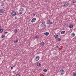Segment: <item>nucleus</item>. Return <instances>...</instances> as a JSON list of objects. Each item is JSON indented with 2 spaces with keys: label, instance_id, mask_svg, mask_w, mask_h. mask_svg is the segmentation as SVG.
<instances>
[{
  "label": "nucleus",
  "instance_id": "obj_1",
  "mask_svg": "<svg viewBox=\"0 0 76 76\" xmlns=\"http://www.w3.org/2000/svg\"><path fill=\"white\" fill-rule=\"evenodd\" d=\"M69 4H69V3H66L64 4V5H63V7H66V6H69Z\"/></svg>",
  "mask_w": 76,
  "mask_h": 76
},
{
  "label": "nucleus",
  "instance_id": "obj_2",
  "mask_svg": "<svg viewBox=\"0 0 76 76\" xmlns=\"http://www.w3.org/2000/svg\"><path fill=\"white\" fill-rule=\"evenodd\" d=\"M47 23L48 25V24H53V22H51L50 21V20H48L47 21Z\"/></svg>",
  "mask_w": 76,
  "mask_h": 76
},
{
  "label": "nucleus",
  "instance_id": "obj_3",
  "mask_svg": "<svg viewBox=\"0 0 76 76\" xmlns=\"http://www.w3.org/2000/svg\"><path fill=\"white\" fill-rule=\"evenodd\" d=\"M39 56H37L35 58V61H37L39 60Z\"/></svg>",
  "mask_w": 76,
  "mask_h": 76
},
{
  "label": "nucleus",
  "instance_id": "obj_4",
  "mask_svg": "<svg viewBox=\"0 0 76 76\" xmlns=\"http://www.w3.org/2000/svg\"><path fill=\"white\" fill-rule=\"evenodd\" d=\"M11 15L12 16H15L16 15V12L15 11H13L11 13Z\"/></svg>",
  "mask_w": 76,
  "mask_h": 76
},
{
  "label": "nucleus",
  "instance_id": "obj_5",
  "mask_svg": "<svg viewBox=\"0 0 76 76\" xmlns=\"http://www.w3.org/2000/svg\"><path fill=\"white\" fill-rule=\"evenodd\" d=\"M35 20H36V18H33L31 20V23H34V22H35Z\"/></svg>",
  "mask_w": 76,
  "mask_h": 76
},
{
  "label": "nucleus",
  "instance_id": "obj_6",
  "mask_svg": "<svg viewBox=\"0 0 76 76\" xmlns=\"http://www.w3.org/2000/svg\"><path fill=\"white\" fill-rule=\"evenodd\" d=\"M45 25V21L42 22L41 24L42 26V27L44 26Z\"/></svg>",
  "mask_w": 76,
  "mask_h": 76
},
{
  "label": "nucleus",
  "instance_id": "obj_7",
  "mask_svg": "<svg viewBox=\"0 0 76 76\" xmlns=\"http://www.w3.org/2000/svg\"><path fill=\"white\" fill-rule=\"evenodd\" d=\"M60 72H61V75H63L64 74V70L63 69H61L60 70Z\"/></svg>",
  "mask_w": 76,
  "mask_h": 76
},
{
  "label": "nucleus",
  "instance_id": "obj_8",
  "mask_svg": "<svg viewBox=\"0 0 76 76\" xmlns=\"http://www.w3.org/2000/svg\"><path fill=\"white\" fill-rule=\"evenodd\" d=\"M45 43L44 42H41L40 43V45L41 46H43L44 45Z\"/></svg>",
  "mask_w": 76,
  "mask_h": 76
},
{
  "label": "nucleus",
  "instance_id": "obj_9",
  "mask_svg": "<svg viewBox=\"0 0 76 76\" xmlns=\"http://www.w3.org/2000/svg\"><path fill=\"white\" fill-rule=\"evenodd\" d=\"M49 34H50V33L49 32H45L44 33V35H46V36L48 35Z\"/></svg>",
  "mask_w": 76,
  "mask_h": 76
},
{
  "label": "nucleus",
  "instance_id": "obj_10",
  "mask_svg": "<svg viewBox=\"0 0 76 76\" xmlns=\"http://www.w3.org/2000/svg\"><path fill=\"white\" fill-rule=\"evenodd\" d=\"M71 36H72V37H74L75 36V33H72L71 34Z\"/></svg>",
  "mask_w": 76,
  "mask_h": 76
},
{
  "label": "nucleus",
  "instance_id": "obj_11",
  "mask_svg": "<svg viewBox=\"0 0 76 76\" xmlns=\"http://www.w3.org/2000/svg\"><path fill=\"white\" fill-rule=\"evenodd\" d=\"M41 63H39V64H38V63H37V66H41Z\"/></svg>",
  "mask_w": 76,
  "mask_h": 76
},
{
  "label": "nucleus",
  "instance_id": "obj_12",
  "mask_svg": "<svg viewBox=\"0 0 76 76\" xmlns=\"http://www.w3.org/2000/svg\"><path fill=\"white\" fill-rule=\"evenodd\" d=\"M54 37L56 38H57L58 37V36L57 34H55L54 35Z\"/></svg>",
  "mask_w": 76,
  "mask_h": 76
},
{
  "label": "nucleus",
  "instance_id": "obj_13",
  "mask_svg": "<svg viewBox=\"0 0 76 76\" xmlns=\"http://www.w3.org/2000/svg\"><path fill=\"white\" fill-rule=\"evenodd\" d=\"M73 24H70L69 26L70 28H73Z\"/></svg>",
  "mask_w": 76,
  "mask_h": 76
},
{
  "label": "nucleus",
  "instance_id": "obj_14",
  "mask_svg": "<svg viewBox=\"0 0 76 76\" xmlns=\"http://www.w3.org/2000/svg\"><path fill=\"white\" fill-rule=\"evenodd\" d=\"M0 12L1 13H3V12H4V10L3 9L1 10L0 11Z\"/></svg>",
  "mask_w": 76,
  "mask_h": 76
},
{
  "label": "nucleus",
  "instance_id": "obj_15",
  "mask_svg": "<svg viewBox=\"0 0 76 76\" xmlns=\"http://www.w3.org/2000/svg\"><path fill=\"white\" fill-rule=\"evenodd\" d=\"M65 33H66V32L65 31H62L61 32V34H65Z\"/></svg>",
  "mask_w": 76,
  "mask_h": 76
},
{
  "label": "nucleus",
  "instance_id": "obj_16",
  "mask_svg": "<svg viewBox=\"0 0 76 76\" xmlns=\"http://www.w3.org/2000/svg\"><path fill=\"white\" fill-rule=\"evenodd\" d=\"M68 24L67 23H66L65 24V25H64V26L65 27V28H66V27H67V25Z\"/></svg>",
  "mask_w": 76,
  "mask_h": 76
},
{
  "label": "nucleus",
  "instance_id": "obj_17",
  "mask_svg": "<svg viewBox=\"0 0 76 76\" xmlns=\"http://www.w3.org/2000/svg\"><path fill=\"white\" fill-rule=\"evenodd\" d=\"M57 40L58 41H60L61 40V38H58L57 39Z\"/></svg>",
  "mask_w": 76,
  "mask_h": 76
},
{
  "label": "nucleus",
  "instance_id": "obj_18",
  "mask_svg": "<svg viewBox=\"0 0 76 76\" xmlns=\"http://www.w3.org/2000/svg\"><path fill=\"white\" fill-rule=\"evenodd\" d=\"M53 54L54 55H56L57 54V53H56V52L54 51L53 52Z\"/></svg>",
  "mask_w": 76,
  "mask_h": 76
},
{
  "label": "nucleus",
  "instance_id": "obj_19",
  "mask_svg": "<svg viewBox=\"0 0 76 76\" xmlns=\"http://www.w3.org/2000/svg\"><path fill=\"white\" fill-rule=\"evenodd\" d=\"M3 31V30L2 29H0V32L1 33Z\"/></svg>",
  "mask_w": 76,
  "mask_h": 76
},
{
  "label": "nucleus",
  "instance_id": "obj_20",
  "mask_svg": "<svg viewBox=\"0 0 76 76\" xmlns=\"http://www.w3.org/2000/svg\"><path fill=\"white\" fill-rule=\"evenodd\" d=\"M34 38H36V39L38 38H39V36H36Z\"/></svg>",
  "mask_w": 76,
  "mask_h": 76
},
{
  "label": "nucleus",
  "instance_id": "obj_21",
  "mask_svg": "<svg viewBox=\"0 0 76 76\" xmlns=\"http://www.w3.org/2000/svg\"><path fill=\"white\" fill-rule=\"evenodd\" d=\"M14 32L15 33H16L17 32H18V30L17 29H16L14 30Z\"/></svg>",
  "mask_w": 76,
  "mask_h": 76
},
{
  "label": "nucleus",
  "instance_id": "obj_22",
  "mask_svg": "<svg viewBox=\"0 0 76 76\" xmlns=\"http://www.w3.org/2000/svg\"><path fill=\"white\" fill-rule=\"evenodd\" d=\"M14 43H17V42H18V40H16L14 41Z\"/></svg>",
  "mask_w": 76,
  "mask_h": 76
},
{
  "label": "nucleus",
  "instance_id": "obj_23",
  "mask_svg": "<svg viewBox=\"0 0 76 76\" xmlns=\"http://www.w3.org/2000/svg\"><path fill=\"white\" fill-rule=\"evenodd\" d=\"M3 5H4V3L3 2L1 3V6H3Z\"/></svg>",
  "mask_w": 76,
  "mask_h": 76
},
{
  "label": "nucleus",
  "instance_id": "obj_24",
  "mask_svg": "<svg viewBox=\"0 0 76 76\" xmlns=\"http://www.w3.org/2000/svg\"><path fill=\"white\" fill-rule=\"evenodd\" d=\"M43 72H47V70L46 69H45L43 70Z\"/></svg>",
  "mask_w": 76,
  "mask_h": 76
},
{
  "label": "nucleus",
  "instance_id": "obj_25",
  "mask_svg": "<svg viewBox=\"0 0 76 76\" xmlns=\"http://www.w3.org/2000/svg\"><path fill=\"white\" fill-rule=\"evenodd\" d=\"M22 13H23L22 12H20L19 13V14L20 15H22Z\"/></svg>",
  "mask_w": 76,
  "mask_h": 76
},
{
  "label": "nucleus",
  "instance_id": "obj_26",
  "mask_svg": "<svg viewBox=\"0 0 76 76\" xmlns=\"http://www.w3.org/2000/svg\"><path fill=\"white\" fill-rule=\"evenodd\" d=\"M1 37L2 38H4V35H2L1 36Z\"/></svg>",
  "mask_w": 76,
  "mask_h": 76
},
{
  "label": "nucleus",
  "instance_id": "obj_27",
  "mask_svg": "<svg viewBox=\"0 0 76 76\" xmlns=\"http://www.w3.org/2000/svg\"><path fill=\"white\" fill-rule=\"evenodd\" d=\"M21 9V11H22V12H23V11L24 10V9H23V8H20Z\"/></svg>",
  "mask_w": 76,
  "mask_h": 76
},
{
  "label": "nucleus",
  "instance_id": "obj_28",
  "mask_svg": "<svg viewBox=\"0 0 76 76\" xmlns=\"http://www.w3.org/2000/svg\"><path fill=\"white\" fill-rule=\"evenodd\" d=\"M73 76H76V73H74L73 74Z\"/></svg>",
  "mask_w": 76,
  "mask_h": 76
},
{
  "label": "nucleus",
  "instance_id": "obj_29",
  "mask_svg": "<svg viewBox=\"0 0 76 76\" xmlns=\"http://www.w3.org/2000/svg\"><path fill=\"white\" fill-rule=\"evenodd\" d=\"M76 0H74L73 1V3H76Z\"/></svg>",
  "mask_w": 76,
  "mask_h": 76
},
{
  "label": "nucleus",
  "instance_id": "obj_30",
  "mask_svg": "<svg viewBox=\"0 0 76 76\" xmlns=\"http://www.w3.org/2000/svg\"><path fill=\"white\" fill-rule=\"evenodd\" d=\"M32 16H33L34 17V16H35V14H33L32 15Z\"/></svg>",
  "mask_w": 76,
  "mask_h": 76
},
{
  "label": "nucleus",
  "instance_id": "obj_31",
  "mask_svg": "<svg viewBox=\"0 0 76 76\" xmlns=\"http://www.w3.org/2000/svg\"><path fill=\"white\" fill-rule=\"evenodd\" d=\"M58 47H59V46H56V48H58Z\"/></svg>",
  "mask_w": 76,
  "mask_h": 76
},
{
  "label": "nucleus",
  "instance_id": "obj_32",
  "mask_svg": "<svg viewBox=\"0 0 76 76\" xmlns=\"http://www.w3.org/2000/svg\"><path fill=\"white\" fill-rule=\"evenodd\" d=\"M16 76H20V75L17 74L16 75Z\"/></svg>",
  "mask_w": 76,
  "mask_h": 76
},
{
  "label": "nucleus",
  "instance_id": "obj_33",
  "mask_svg": "<svg viewBox=\"0 0 76 76\" xmlns=\"http://www.w3.org/2000/svg\"><path fill=\"white\" fill-rule=\"evenodd\" d=\"M22 11V10L21 8H20V10H19V12H21Z\"/></svg>",
  "mask_w": 76,
  "mask_h": 76
},
{
  "label": "nucleus",
  "instance_id": "obj_34",
  "mask_svg": "<svg viewBox=\"0 0 76 76\" xmlns=\"http://www.w3.org/2000/svg\"><path fill=\"white\" fill-rule=\"evenodd\" d=\"M15 19H18V17H15Z\"/></svg>",
  "mask_w": 76,
  "mask_h": 76
},
{
  "label": "nucleus",
  "instance_id": "obj_35",
  "mask_svg": "<svg viewBox=\"0 0 76 76\" xmlns=\"http://www.w3.org/2000/svg\"><path fill=\"white\" fill-rule=\"evenodd\" d=\"M13 67H11V69L12 70V69H13Z\"/></svg>",
  "mask_w": 76,
  "mask_h": 76
},
{
  "label": "nucleus",
  "instance_id": "obj_36",
  "mask_svg": "<svg viewBox=\"0 0 76 76\" xmlns=\"http://www.w3.org/2000/svg\"><path fill=\"white\" fill-rule=\"evenodd\" d=\"M7 33H8V32L7 31H6L5 32V34H7Z\"/></svg>",
  "mask_w": 76,
  "mask_h": 76
},
{
  "label": "nucleus",
  "instance_id": "obj_37",
  "mask_svg": "<svg viewBox=\"0 0 76 76\" xmlns=\"http://www.w3.org/2000/svg\"><path fill=\"white\" fill-rule=\"evenodd\" d=\"M0 15H2V14L0 13Z\"/></svg>",
  "mask_w": 76,
  "mask_h": 76
},
{
  "label": "nucleus",
  "instance_id": "obj_38",
  "mask_svg": "<svg viewBox=\"0 0 76 76\" xmlns=\"http://www.w3.org/2000/svg\"><path fill=\"white\" fill-rule=\"evenodd\" d=\"M24 40H25V41H26V39H25Z\"/></svg>",
  "mask_w": 76,
  "mask_h": 76
},
{
  "label": "nucleus",
  "instance_id": "obj_39",
  "mask_svg": "<svg viewBox=\"0 0 76 76\" xmlns=\"http://www.w3.org/2000/svg\"><path fill=\"white\" fill-rule=\"evenodd\" d=\"M15 67V66H13V67Z\"/></svg>",
  "mask_w": 76,
  "mask_h": 76
}]
</instances>
